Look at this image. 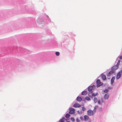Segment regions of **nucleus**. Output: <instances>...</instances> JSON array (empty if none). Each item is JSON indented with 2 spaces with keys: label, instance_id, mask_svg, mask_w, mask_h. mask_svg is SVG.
<instances>
[{
  "label": "nucleus",
  "instance_id": "obj_19",
  "mask_svg": "<svg viewBox=\"0 0 122 122\" xmlns=\"http://www.w3.org/2000/svg\"><path fill=\"white\" fill-rule=\"evenodd\" d=\"M98 107V106H96L95 107L94 109L93 110L94 111V112L95 113L96 111V109Z\"/></svg>",
  "mask_w": 122,
  "mask_h": 122
},
{
  "label": "nucleus",
  "instance_id": "obj_17",
  "mask_svg": "<svg viewBox=\"0 0 122 122\" xmlns=\"http://www.w3.org/2000/svg\"><path fill=\"white\" fill-rule=\"evenodd\" d=\"M87 93V92L86 91H85V90L82 92L81 93V95H86Z\"/></svg>",
  "mask_w": 122,
  "mask_h": 122
},
{
  "label": "nucleus",
  "instance_id": "obj_15",
  "mask_svg": "<svg viewBox=\"0 0 122 122\" xmlns=\"http://www.w3.org/2000/svg\"><path fill=\"white\" fill-rule=\"evenodd\" d=\"M84 120L85 121H87L89 119V117L87 115H85L84 116Z\"/></svg>",
  "mask_w": 122,
  "mask_h": 122
},
{
  "label": "nucleus",
  "instance_id": "obj_24",
  "mask_svg": "<svg viewBox=\"0 0 122 122\" xmlns=\"http://www.w3.org/2000/svg\"><path fill=\"white\" fill-rule=\"evenodd\" d=\"M92 93V97H95L97 95V93L96 94H95L94 93H93V92L92 93Z\"/></svg>",
  "mask_w": 122,
  "mask_h": 122
},
{
  "label": "nucleus",
  "instance_id": "obj_3",
  "mask_svg": "<svg viewBox=\"0 0 122 122\" xmlns=\"http://www.w3.org/2000/svg\"><path fill=\"white\" fill-rule=\"evenodd\" d=\"M122 75V70L118 72L116 75V79L117 80L119 79L121 76Z\"/></svg>",
  "mask_w": 122,
  "mask_h": 122
},
{
  "label": "nucleus",
  "instance_id": "obj_25",
  "mask_svg": "<svg viewBox=\"0 0 122 122\" xmlns=\"http://www.w3.org/2000/svg\"><path fill=\"white\" fill-rule=\"evenodd\" d=\"M71 121L72 122H74L75 121V119L73 117H71Z\"/></svg>",
  "mask_w": 122,
  "mask_h": 122
},
{
  "label": "nucleus",
  "instance_id": "obj_16",
  "mask_svg": "<svg viewBox=\"0 0 122 122\" xmlns=\"http://www.w3.org/2000/svg\"><path fill=\"white\" fill-rule=\"evenodd\" d=\"M66 120L64 117H62V118L61 119L58 121L59 122H64V121Z\"/></svg>",
  "mask_w": 122,
  "mask_h": 122
},
{
  "label": "nucleus",
  "instance_id": "obj_12",
  "mask_svg": "<svg viewBox=\"0 0 122 122\" xmlns=\"http://www.w3.org/2000/svg\"><path fill=\"white\" fill-rule=\"evenodd\" d=\"M100 75L101 76V77L102 79L103 80H105L106 78V76L105 75L103 74V73H102Z\"/></svg>",
  "mask_w": 122,
  "mask_h": 122
},
{
  "label": "nucleus",
  "instance_id": "obj_14",
  "mask_svg": "<svg viewBox=\"0 0 122 122\" xmlns=\"http://www.w3.org/2000/svg\"><path fill=\"white\" fill-rule=\"evenodd\" d=\"M76 100L79 102H81L82 100V99L80 97L78 96L76 98Z\"/></svg>",
  "mask_w": 122,
  "mask_h": 122
},
{
  "label": "nucleus",
  "instance_id": "obj_5",
  "mask_svg": "<svg viewBox=\"0 0 122 122\" xmlns=\"http://www.w3.org/2000/svg\"><path fill=\"white\" fill-rule=\"evenodd\" d=\"M69 113L70 114H73L75 113V109L73 108L70 107L69 108Z\"/></svg>",
  "mask_w": 122,
  "mask_h": 122
},
{
  "label": "nucleus",
  "instance_id": "obj_20",
  "mask_svg": "<svg viewBox=\"0 0 122 122\" xmlns=\"http://www.w3.org/2000/svg\"><path fill=\"white\" fill-rule=\"evenodd\" d=\"M119 58L120 60H121L122 59V55H121L120 56H118L116 59V61H117L118 59Z\"/></svg>",
  "mask_w": 122,
  "mask_h": 122
},
{
  "label": "nucleus",
  "instance_id": "obj_33",
  "mask_svg": "<svg viewBox=\"0 0 122 122\" xmlns=\"http://www.w3.org/2000/svg\"><path fill=\"white\" fill-rule=\"evenodd\" d=\"M99 110L100 111H101L102 110L101 108H99Z\"/></svg>",
  "mask_w": 122,
  "mask_h": 122
},
{
  "label": "nucleus",
  "instance_id": "obj_10",
  "mask_svg": "<svg viewBox=\"0 0 122 122\" xmlns=\"http://www.w3.org/2000/svg\"><path fill=\"white\" fill-rule=\"evenodd\" d=\"M43 21V20L41 18L39 17L37 20V22L39 24H41Z\"/></svg>",
  "mask_w": 122,
  "mask_h": 122
},
{
  "label": "nucleus",
  "instance_id": "obj_36",
  "mask_svg": "<svg viewBox=\"0 0 122 122\" xmlns=\"http://www.w3.org/2000/svg\"><path fill=\"white\" fill-rule=\"evenodd\" d=\"M66 122H70L69 121H67Z\"/></svg>",
  "mask_w": 122,
  "mask_h": 122
},
{
  "label": "nucleus",
  "instance_id": "obj_31",
  "mask_svg": "<svg viewBox=\"0 0 122 122\" xmlns=\"http://www.w3.org/2000/svg\"><path fill=\"white\" fill-rule=\"evenodd\" d=\"M80 119L82 120H84V118L83 117L81 116L80 117Z\"/></svg>",
  "mask_w": 122,
  "mask_h": 122
},
{
  "label": "nucleus",
  "instance_id": "obj_7",
  "mask_svg": "<svg viewBox=\"0 0 122 122\" xmlns=\"http://www.w3.org/2000/svg\"><path fill=\"white\" fill-rule=\"evenodd\" d=\"M87 115L89 116H93L95 114V113L94 112V111L91 110H89L87 111Z\"/></svg>",
  "mask_w": 122,
  "mask_h": 122
},
{
  "label": "nucleus",
  "instance_id": "obj_1",
  "mask_svg": "<svg viewBox=\"0 0 122 122\" xmlns=\"http://www.w3.org/2000/svg\"><path fill=\"white\" fill-rule=\"evenodd\" d=\"M120 60H119L116 65L113 66L111 68V70H112L115 71L118 69L119 67V66L120 65Z\"/></svg>",
  "mask_w": 122,
  "mask_h": 122
},
{
  "label": "nucleus",
  "instance_id": "obj_8",
  "mask_svg": "<svg viewBox=\"0 0 122 122\" xmlns=\"http://www.w3.org/2000/svg\"><path fill=\"white\" fill-rule=\"evenodd\" d=\"M115 71H114L112 70H111L110 71H109V72L107 73V76H110L111 75L113 74L114 73H115Z\"/></svg>",
  "mask_w": 122,
  "mask_h": 122
},
{
  "label": "nucleus",
  "instance_id": "obj_18",
  "mask_svg": "<svg viewBox=\"0 0 122 122\" xmlns=\"http://www.w3.org/2000/svg\"><path fill=\"white\" fill-rule=\"evenodd\" d=\"M70 114L69 113H66L65 116V117L67 118H68L70 117Z\"/></svg>",
  "mask_w": 122,
  "mask_h": 122
},
{
  "label": "nucleus",
  "instance_id": "obj_32",
  "mask_svg": "<svg viewBox=\"0 0 122 122\" xmlns=\"http://www.w3.org/2000/svg\"><path fill=\"white\" fill-rule=\"evenodd\" d=\"M77 113L79 114H80V111H79V110L78 111H77Z\"/></svg>",
  "mask_w": 122,
  "mask_h": 122
},
{
  "label": "nucleus",
  "instance_id": "obj_30",
  "mask_svg": "<svg viewBox=\"0 0 122 122\" xmlns=\"http://www.w3.org/2000/svg\"><path fill=\"white\" fill-rule=\"evenodd\" d=\"M100 101L102 103L103 102H104V100L103 98H101V99Z\"/></svg>",
  "mask_w": 122,
  "mask_h": 122
},
{
  "label": "nucleus",
  "instance_id": "obj_27",
  "mask_svg": "<svg viewBox=\"0 0 122 122\" xmlns=\"http://www.w3.org/2000/svg\"><path fill=\"white\" fill-rule=\"evenodd\" d=\"M98 103L99 105H101L102 103L100 100H99L98 101Z\"/></svg>",
  "mask_w": 122,
  "mask_h": 122
},
{
  "label": "nucleus",
  "instance_id": "obj_21",
  "mask_svg": "<svg viewBox=\"0 0 122 122\" xmlns=\"http://www.w3.org/2000/svg\"><path fill=\"white\" fill-rule=\"evenodd\" d=\"M97 98L96 97H95L94 99V103H96L98 101Z\"/></svg>",
  "mask_w": 122,
  "mask_h": 122
},
{
  "label": "nucleus",
  "instance_id": "obj_4",
  "mask_svg": "<svg viewBox=\"0 0 122 122\" xmlns=\"http://www.w3.org/2000/svg\"><path fill=\"white\" fill-rule=\"evenodd\" d=\"M97 87L98 88L103 85V83L101 82L100 80L98 79L96 81Z\"/></svg>",
  "mask_w": 122,
  "mask_h": 122
},
{
  "label": "nucleus",
  "instance_id": "obj_26",
  "mask_svg": "<svg viewBox=\"0 0 122 122\" xmlns=\"http://www.w3.org/2000/svg\"><path fill=\"white\" fill-rule=\"evenodd\" d=\"M86 110V108H85V107H82V110L84 112V111H85V110Z\"/></svg>",
  "mask_w": 122,
  "mask_h": 122
},
{
  "label": "nucleus",
  "instance_id": "obj_34",
  "mask_svg": "<svg viewBox=\"0 0 122 122\" xmlns=\"http://www.w3.org/2000/svg\"><path fill=\"white\" fill-rule=\"evenodd\" d=\"M80 112H81V114L82 113V112H81V111Z\"/></svg>",
  "mask_w": 122,
  "mask_h": 122
},
{
  "label": "nucleus",
  "instance_id": "obj_13",
  "mask_svg": "<svg viewBox=\"0 0 122 122\" xmlns=\"http://www.w3.org/2000/svg\"><path fill=\"white\" fill-rule=\"evenodd\" d=\"M115 77L114 76H113L112 77V78L111 79V84L112 85L114 82L115 79Z\"/></svg>",
  "mask_w": 122,
  "mask_h": 122
},
{
  "label": "nucleus",
  "instance_id": "obj_37",
  "mask_svg": "<svg viewBox=\"0 0 122 122\" xmlns=\"http://www.w3.org/2000/svg\"><path fill=\"white\" fill-rule=\"evenodd\" d=\"M108 79H110V78H108Z\"/></svg>",
  "mask_w": 122,
  "mask_h": 122
},
{
  "label": "nucleus",
  "instance_id": "obj_22",
  "mask_svg": "<svg viewBox=\"0 0 122 122\" xmlns=\"http://www.w3.org/2000/svg\"><path fill=\"white\" fill-rule=\"evenodd\" d=\"M85 99L87 100L88 101H89L90 100V98L89 97L86 96L85 97Z\"/></svg>",
  "mask_w": 122,
  "mask_h": 122
},
{
  "label": "nucleus",
  "instance_id": "obj_29",
  "mask_svg": "<svg viewBox=\"0 0 122 122\" xmlns=\"http://www.w3.org/2000/svg\"><path fill=\"white\" fill-rule=\"evenodd\" d=\"M46 17L48 18V21H49V22H50V19H49V16H48V15H46Z\"/></svg>",
  "mask_w": 122,
  "mask_h": 122
},
{
  "label": "nucleus",
  "instance_id": "obj_23",
  "mask_svg": "<svg viewBox=\"0 0 122 122\" xmlns=\"http://www.w3.org/2000/svg\"><path fill=\"white\" fill-rule=\"evenodd\" d=\"M55 54L56 56H58L60 55V53L58 51H56L55 52Z\"/></svg>",
  "mask_w": 122,
  "mask_h": 122
},
{
  "label": "nucleus",
  "instance_id": "obj_28",
  "mask_svg": "<svg viewBox=\"0 0 122 122\" xmlns=\"http://www.w3.org/2000/svg\"><path fill=\"white\" fill-rule=\"evenodd\" d=\"M77 122H80V120L78 118H77L76 119Z\"/></svg>",
  "mask_w": 122,
  "mask_h": 122
},
{
  "label": "nucleus",
  "instance_id": "obj_11",
  "mask_svg": "<svg viewBox=\"0 0 122 122\" xmlns=\"http://www.w3.org/2000/svg\"><path fill=\"white\" fill-rule=\"evenodd\" d=\"M109 93H106L104 96V98L105 100H107L109 98Z\"/></svg>",
  "mask_w": 122,
  "mask_h": 122
},
{
  "label": "nucleus",
  "instance_id": "obj_9",
  "mask_svg": "<svg viewBox=\"0 0 122 122\" xmlns=\"http://www.w3.org/2000/svg\"><path fill=\"white\" fill-rule=\"evenodd\" d=\"M81 106V105L79 104H78L77 103H75L73 105V107H74L76 108H79Z\"/></svg>",
  "mask_w": 122,
  "mask_h": 122
},
{
  "label": "nucleus",
  "instance_id": "obj_2",
  "mask_svg": "<svg viewBox=\"0 0 122 122\" xmlns=\"http://www.w3.org/2000/svg\"><path fill=\"white\" fill-rule=\"evenodd\" d=\"M96 86L94 85H93L92 86H90L87 88V89L88 91L89 92H91V93H92L93 91L92 90L96 88Z\"/></svg>",
  "mask_w": 122,
  "mask_h": 122
},
{
  "label": "nucleus",
  "instance_id": "obj_6",
  "mask_svg": "<svg viewBox=\"0 0 122 122\" xmlns=\"http://www.w3.org/2000/svg\"><path fill=\"white\" fill-rule=\"evenodd\" d=\"M112 88V87L109 86L107 88L103 90L102 91L103 94L104 93H107L110 89H111Z\"/></svg>",
  "mask_w": 122,
  "mask_h": 122
},
{
  "label": "nucleus",
  "instance_id": "obj_35",
  "mask_svg": "<svg viewBox=\"0 0 122 122\" xmlns=\"http://www.w3.org/2000/svg\"><path fill=\"white\" fill-rule=\"evenodd\" d=\"M88 96H89V97H91V96H90V95H88Z\"/></svg>",
  "mask_w": 122,
  "mask_h": 122
}]
</instances>
